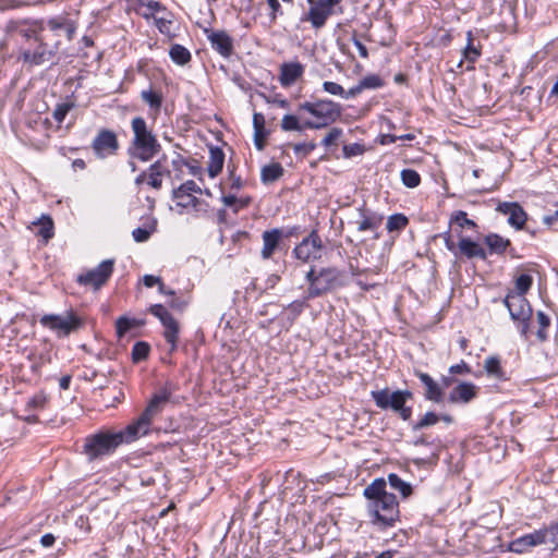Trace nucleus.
Wrapping results in <instances>:
<instances>
[{
	"label": "nucleus",
	"instance_id": "f257e3e1",
	"mask_svg": "<svg viewBox=\"0 0 558 558\" xmlns=\"http://www.w3.org/2000/svg\"><path fill=\"white\" fill-rule=\"evenodd\" d=\"M170 396L171 392L167 388H162L153 396L141 416L123 430L101 432L86 438L84 450L87 457L90 460L100 458L114 451L119 445L132 442L146 435L153 420L161 412Z\"/></svg>",
	"mask_w": 558,
	"mask_h": 558
},
{
	"label": "nucleus",
	"instance_id": "f03ea898",
	"mask_svg": "<svg viewBox=\"0 0 558 558\" xmlns=\"http://www.w3.org/2000/svg\"><path fill=\"white\" fill-rule=\"evenodd\" d=\"M364 496L374 524L392 526L398 521L399 505L396 496L387 492V483L384 478H376L366 486Z\"/></svg>",
	"mask_w": 558,
	"mask_h": 558
},
{
	"label": "nucleus",
	"instance_id": "7ed1b4c3",
	"mask_svg": "<svg viewBox=\"0 0 558 558\" xmlns=\"http://www.w3.org/2000/svg\"><path fill=\"white\" fill-rule=\"evenodd\" d=\"M132 131L134 133L133 149L136 158L148 161L159 153L160 144L147 128L143 118L136 117L132 120Z\"/></svg>",
	"mask_w": 558,
	"mask_h": 558
},
{
	"label": "nucleus",
	"instance_id": "20e7f679",
	"mask_svg": "<svg viewBox=\"0 0 558 558\" xmlns=\"http://www.w3.org/2000/svg\"><path fill=\"white\" fill-rule=\"evenodd\" d=\"M300 109L316 118L315 121H306L304 123L306 129L313 130L326 128L336 122L341 116V107L337 102L327 99L303 102L300 105Z\"/></svg>",
	"mask_w": 558,
	"mask_h": 558
},
{
	"label": "nucleus",
	"instance_id": "39448f33",
	"mask_svg": "<svg viewBox=\"0 0 558 558\" xmlns=\"http://www.w3.org/2000/svg\"><path fill=\"white\" fill-rule=\"evenodd\" d=\"M372 398L375 404L383 410H392L403 418L411 417V408L405 407L408 400L412 398V392L409 390L390 391L385 388L381 390L372 391Z\"/></svg>",
	"mask_w": 558,
	"mask_h": 558
},
{
	"label": "nucleus",
	"instance_id": "423d86ee",
	"mask_svg": "<svg viewBox=\"0 0 558 558\" xmlns=\"http://www.w3.org/2000/svg\"><path fill=\"white\" fill-rule=\"evenodd\" d=\"M306 278L310 282L308 296H318L338 286L343 284L340 271L333 268L322 269L317 275L312 269Z\"/></svg>",
	"mask_w": 558,
	"mask_h": 558
},
{
	"label": "nucleus",
	"instance_id": "0eeeda50",
	"mask_svg": "<svg viewBox=\"0 0 558 558\" xmlns=\"http://www.w3.org/2000/svg\"><path fill=\"white\" fill-rule=\"evenodd\" d=\"M40 324L59 337H64L77 330L82 326V320L73 312H68L65 315H44Z\"/></svg>",
	"mask_w": 558,
	"mask_h": 558
},
{
	"label": "nucleus",
	"instance_id": "6e6552de",
	"mask_svg": "<svg viewBox=\"0 0 558 558\" xmlns=\"http://www.w3.org/2000/svg\"><path fill=\"white\" fill-rule=\"evenodd\" d=\"M149 312L159 319L163 326V337L170 344V352L177 349L180 325L169 311L161 304L151 305Z\"/></svg>",
	"mask_w": 558,
	"mask_h": 558
},
{
	"label": "nucleus",
	"instance_id": "1a4fd4ad",
	"mask_svg": "<svg viewBox=\"0 0 558 558\" xmlns=\"http://www.w3.org/2000/svg\"><path fill=\"white\" fill-rule=\"evenodd\" d=\"M505 305L513 320H519L524 324L522 333H526L527 325L525 323L531 318L532 308L525 296L521 293H508L505 299Z\"/></svg>",
	"mask_w": 558,
	"mask_h": 558
},
{
	"label": "nucleus",
	"instance_id": "9d476101",
	"mask_svg": "<svg viewBox=\"0 0 558 558\" xmlns=\"http://www.w3.org/2000/svg\"><path fill=\"white\" fill-rule=\"evenodd\" d=\"M310 10L306 14L307 21L311 22L314 28H322L327 19L332 14L333 7L341 0H307Z\"/></svg>",
	"mask_w": 558,
	"mask_h": 558
},
{
	"label": "nucleus",
	"instance_id": "9b49d317",
	"mask_svg": "<svg viewBox=\"0 0 558 558\" xmlns=\"http://www.w3.org/2000/svg\"><path fill=\"white\" fill-rule=\"evenodd\" d=\"M113 269V260L107 259L100 263L96 268L80 275L77 281L84 286H92L99 289L111 276Z\"/></svg>",
	"mask_w": 558,
	"mask_h": 558
},
{
	"label": "nucleus",
	"instance_id": "f8f14e48",
	"mask_svg": "<svg viewBox=\"0 0 558 558\" xmlns=\"http://www.w3.org/2000/svg\"><path fill=\"white\" fill-rule=\"evenodd\" d=\"M548 536V530L542 529L533 533L523 535L513 539L509 544V550L515 554H524L530 551L533 547L545 544Z\"/></svg>",
	"mask_w": 558,
	"mask_h": 558
},
{
	"label": "nucleus",
	"instance_id": "ddd939ff",
	"mask_svg": "<svg viewBox=\"0 0 558 558\" xmlns=\"http://www.w3.org/2000/svg\"><path fill=\"white\" fill-rule=\"evenodd\" d=\"M322 241L317 233L312 232L294 248V255L302 262H311L320 257Z\"/></svg>",
	"mask_w": 558,
	"mask_h": 558
},
{
	"label": "nucleus",
	"instance_id": "4468645a",
	"mask_svg": "<svg viewBox=\"0 0 558 558\" xmlns=\"http://www.w3.org/2000/svg\"><path fill=\"white\" fill-rule=\"evenodd\" d=\"M119 148L117 136L113 132L104 130L93 141V149L99 158L113 155Z\"/></svg>",
	"mask_w": 558,
	"mask_h": 558
},
{
	"label": "nucleus",
	"instance_id": "2eb2a0df",
	"mask_svg": "<svg viewBox=\"0 0 558 558\" xmlns=\"http://www.w3.org/2000/svg\"><path fill=\"white\" fill-rule=\"evenodd\" d=\"M497 210L507 215L508 222L517 229H521L526 221V214L518 203H501Z\"/></svg>",
	"mask_w": 558,
	"mask_h": 558
},
{
	"label": "nucleus",
	"instance_id": "dca6fc26",
	"mask_svg": "<svg viewBox=\"0 0 558 558\" xmlns=\"http://www.w3.org/2000/svg\"><path fill=\"white\" fill-rule=\"evenodd\" d=\"M211 47L222 57H229L233 49L231 37L223 31L211 32L208 34Z\"/></svg>",
	"mask_w": 558,
	"mask_h": 558
},
{
	"label": "nucleus",
	"instance_id": "f3484780",
	"mask_svg": "<svg viewBox=\"0 0 558 558\" xmlns=\"http://www.w3.org/2000/svg\"><path fill=\"white\" fill-rule=\"evenodd\" d=\"M262 239L263 247L260 255L264 259H268L279 246V243L282 240V231L280 229L266 230L263 232Z\"/></svg>",
	"mask_w": 558,
	"mask_h": 558
},
{
	"label": "nucleus",
	"instance_id": "a211bd4d",
	"mask_svg": "<svg viewBox=\"0 0 558 558\" xmlns=\"http://www.w3.org/2000/svg\"><path fill=\"white\" fill-rule=\"evenodd\" d=\"M477 387L472 383H460L457 385L449 395L451 403H468L475 398Z\"/></svg>",
	"mask_w": 558,
	"mask_h": 558
},
{
	"label": "nucleus",
	"instance_id": "6ab92c4d",
	"mask_svg": "<svg viewBox=\"0 0 558 558\" xmlns=\"http://www.w3.org/2000/svg\"><path fill=\"white\" fill-rule=\"evenodd\" d=\"M304 73V68L298 62L283 63L280 66L279 81L282 86L293 85Z\"/></svg>",
	"mask_w": 558,
	"mask_h": 558
},
{
	"label": "nucleus",
	"instance_id": "aec40b11",
	"mask_svg": "<svg viewBox=\"0 0 558 558\" xmlns=\"http://www.w3.org/2000/svg\"><path fill=\"white\" fill-rule=\"evenodd\" d=\"M416 376L425 386V397L433 402H440L442 400V388L436 383L428 374L416 372Z\"/></svg>",
	"mask_w": 558,
	"mask_h": 558
},
{
	"label": "nucleus",
	"instance_id": "412c9836",
	"mask_svg": "<svg viewBox=\"0 0 558 558\" xmlns=\"http://www.w3.org/2000/svg\"><path fill=\"white\" fill-rule=\"evenodd\" d=\"M170 174V172L163 167L161 160L154 162L147 172V183L155 190H159L162 185V177Z\"/></svg>",
	"mask_w": 558,
	"mask_h": 558
},
{
	"label": "nucleus",
	"instance_id": "4be33fe9",
	"mask_svg": "<svg viewBox=\"0 0 558 558\" xmlns=\"http://www.w3.org/2000/svg\"><path fill=\"white\" fill-rule=\"evenodd\" d=\"M459 250L461 254L468 258L478 257L485 258L486 254L484 248L476 242L468 238H461L459 241Z\"/></svg>",
	"mask_w": 558,
	"mask_h": 558
},
{
	"label": "nucleus",
	"instance_id": "5701e85b",
	"mask_svg": "<svg viewBox=\"0 0 558 558\" xmlns=\"http://www.w3.org/2000/svg\"><path fill=\"white\" fill-rule=\"evenodd\" d=\"M51 57H52V52L49 50H46L44 45H41L34 52L26 50L22 54V59L24 62L29 63V64H35V65H39L44 62L50 61Z\"/></svg>",
	"mask_w": 558,
	"mask_h": 558
},
{
	"label": "nucleus",
	"instance_id": "b1692460",
	"mask_svg": "<svg viewBox=\"0 0 558 558\" xmlns=\"http://www.w3.org/2000/svg\"><path fill=\"white\" fill-rule=\"evenodd\" d=\"M381 223V218L376 215H366L363 211L360 213V219L354 221L357 231H375Z\"/></svg>",
	"mask_w": 558,
	"mask_h": 558
},
{
	"label": "nucleus",
	"instance_id": "393cba45",
	"mask_svg": "<svg viewBox=\"0 0 558 558\" xmlns=\"http://www.w3.org/2000/svg\"><path fill=\"white\" fill-rule=\"evenodd\" d=\"M223 161H225V155H223L222 150L217 147L211 148L210 155H209L208 167H207L208 174L211 178L217 177L221 172L222 167H223Z\"/></svg>",
	"mask_w": 558,
	"mask_h": 558
},
{
	"label": "nucleus",
	"instance_id": "a878e982",
	"mask_svg": "<svg viewBox=\"0 0 558 558\" xmlns=\"http://www.w3.org/2000/svg\"><path fill=\"white\" fill-rule=\"evenodd\" d=\"M283 175V168L278 162H271L262 168L260 177L265 184L274 183Z\"/></svg>",
	"mask_w": 558,
	"mask_h": 558
},
{
	"label": "nucleus",
	"instance_id": "bb28decb",
	"mask_svg": "<svg viewBox=\"0 0 558 558\" xmlns=\"http://www.w3.org/2000/svg\"><path fill=\"white\" fill-rule=\"evenodd\" d=\"M169 56L171 60L179 65H184L191 60L190 51L178 44L171 46Z\"/></svg>",
	"mask_w": 558,
	"mask_h": 558
},
{
	"label": "nucleus",
	"instance_id": "cd10ccee",
	"mask_svg": "<svg viewBox=\"0 0 558 558\" xmlns=\"http://www.w3.org/2000/svg\"><path fill=\"white\" fill-rule=\"evenodd\" d=\"M163 11L165 9L157 1H148L147 3H141L138 7L140 14L146 20H154L157 16V14Z\"/></svg>",
	"mask_w": 558,
	"mask_h": 558
},
{
	"label": "nucleus",
	"instance_id": "c85d7f7f",
	"mask_svg": "<svg viewBox=\"0 0 558 558\" xmlns=\"http://www.w3.org/2000/svg\"><path fill=\"white\" fill-rule=\"evenodd\" d=\"M173 198L177 202V206L181 208H194L197 209L199 199L192 194L177 193L173 191Z\"/></svg>",
	"mask_w": 558,
	"mask_h": 558
},
{
	"label": "nucleus",
	"instance_id": "c756f323",
	"mask_svg": "<svg viewBox=\"0 0 558 558\" xmlns=\"http://www.w3.org/2000/svg\"><path fill=\"white\" fill-rule=\"evenodd\" d=\"M388 482L391 488L399 490L402 497L407 498L412 494V487L409 483L401 480L397 474H389Z\"/></svg>",
	"mask_w": 558,
	"mask_h": 558
},
{
	"label": "nucleus",
	"instance_id": "7c9ffc66",
	"mask_svg": "<svg viewBox=\"0 0 558 558\" xmlns=\"http://www.w3.org/2000/svg\"><path fill=\"white\" fill-rule=\"evenodd\" d=\"M264 125H265V118L262 113H254L253 116V126H254V136H255V144L258 149H263L264 144L262 141V137L264 136Z\"/></svg>",
	"mask_w": 558,
	"mask_h": 558
},
{
	"label": "nucleus",
	"instance_id": "2f4dec72",
	"mask_svg": "<svg viewBox=\"0 0 558 558\" xmlns=\"http://www.w3.org/2000/svg\"><path fill=\"white\" fill-rule=\"evenodd\" d=\"M450 225L451 226L456 225L461 229H464V228L471 229V228H475V226H476L473 220L468 218L466 213L462 211V210L452 213V215L450 216Z\"/></svg>",
	"mask_w": 558,
	"mask_h": 558
},
{
	"label": "nucleus",
	"instance_id": "473e14b6",
	"mask_svg": "<svg viewBox=\"0 0 558 558\" xmlns=\"http://www.w3.org/2000/svg\"><path fill=\"white\" fill-rule=\"evenodd\" d=\"M484 369L486 373L495 378L502 377V371L500 367V361L496 356H489L484 362Z\"/></svg>",
	"mask_w": 558,
	"mask_h": 558
},
{
	"label": "nucleus",
	"instance_id": "72a5a7b5",
	"mask_svg": "<svg viewBox=\"0 0 558 558\" xmlns=\"http://www.w3.org/2000/svg\"><path fill=\"white\" fill-rule=\"evenodd\" d=\"M485 241H486V244L489 246V248L496 253L504 252L509 244L508 240H506L497 234L487 235Z\"/></svg>",
	"mask_w": 558,
	"mask_h": 558
},
{
	"label": "nucleus",
	"instance_id": "f704fd0d",
	"mask_svg": "<svg viewBox=\"0 0 558 558\" xmlns=\"http://www.w3.org/2000/svg\"><path fill=\"white\" fill-rule=\"evenodd\" d=\"M304 124H301L299 118L293 114H286L281 120V129L283 131H302L305 129Z\"/></svg>",
	"mask_w": 558,
	"mask_h": 558
},
{
	"label": "nucleus",
	"instance_id": "c9c22d12",
	"mask_svg": "<svg viewBox=\"0 0 558 558\" xmlns=\"http://www.w3.org/2000/svg\"><path fill=\"white\" fill-rule=\"evenodd\" d=\"M401 180L405 186L413 189L418 186L421 177L415 170L404 169L401 171Z\"/></svg>",
	"mask_w": 558,
	"mask_h": 558
},
{
	"label": "nucleus",
	"instance_id": "e433bc0d",
	"mask_svg": "<svg viewBox=\"0 0 558 558\" xmlns=\"http://www.w3.org/2000/svg\"><path fill=\"white\" fill-rule=\"evenodd\" d=\"M41 27L38 23H33L28 25L27 27H21L19 29V34L25 39V40H40L39 32Z\"/></svg>",
	"mask_w": 558,
	"mask_h": 558
},
{
	"label": "nucleus",
	"instance_id": "4c0bfd02",
	"mask_svg": "<svg viewBox=\"0 0 558 558\" xmlns=\"http://www.w3.org/2000/svg\"><path fill=\"white\" fill-rule=\"evenodd\" d=\"M149 353V345L146 342H136L132 349V359L134 362L145 360Z\"/></svg>",
	"mask_w": 558,
	"mask_h": 558
},
{
	"label": "nucleus",
	"instance_id": "58836bf2",
	"mask_svg": "<svg viewBox=\"0 0 558 558\" xmlns=\"http://www.w3.org/2000/svg\"><path fill=\"white\" fill-rule=\"evenodd\" d=\"M408 223V218L401 214L392 215L388 218L387 229L388 231L401 230Z\"/></svg>",
	"mask_w": 558,
	"mask_h": 558
},
{
	"label": "nucleus",
	"instance_id": "ea45409f",
	"mask_svg": "<svg viewBox=\"0 0 558 558\" xmlns=\"http://www.w3.org/2000/svg\"><path fill=\"white\" fill-rule=\"evenodd\" d=\"M166 10L157 14L154 19L155 25L158 27L160 33L169 35L171 33V24L172 22L165 16Z\"/></svg>",
	"mask_w": 558,
	"mask_h": 558
},
{
	"label": "nucleus",
	"instance_id": "a19ab883",
	"mask_svg": "<svg viewBox=\"0 0 558 558\" xmlns=\"http://www.w3.org/2000/svg\"><path fill=\"white\" fill-rule=\"evenodd\" d=\"M39 234L47 241L53 235V223L52 220L48 217H45L39 220Z\"/></svg>",
	"mask_w": 558,
	"mask_h": 558
},
{
	"label": "nucleus",
	"instance_id": "79ce46f5",
	"mask_svg": "<svg viewBox=\"0 0 558 558\" xmlns=\"http://www.w3.org/2000/svg\"><path fill=\"white\" fill-rule=\"evenodd\" d=\"M532 286V277L529 275H521L515 280V289L514 293H521L522 295L531 288Z\"/></svg>",
	"mask_w": 558,
	"mask_h": 558
},
{
	"label": "nucleus",
	"instance_id": "37998d69",
	"mask_svg": "<svg viewBox=\"0 0 558 558\" xmlns=\"http://www.w3.org/2000/svg\"><path fill=\"white\" fill-rule=\"evenodd\" d=\"M73 102L59 104L53 111L54 120L61 123L69 113V111L73 108Z\"/></svg>",
	"mask_w": 558,
	"mask_h": 558
},
{
	"label": "nucleus",
	"instance_id": "c03bdc74",
	"mask_svg": "<svg viewBox=\"0 0 558 558\" xmlns=\"http://www.w3.org/2000/svg\"><path fill=\"white\" fill-rule=\"evenodd\" d=\"M323 89H324V92H326L330 95H333V96H339V97L344 96V88L340 84L335 83V82H329V81L324 82Z\"/></svg>",
	"mask_w": 558,
	"mask_h": 558
},
{
	"label": "nucleus",
	"instance_id": "a18cd8bd",
	"mask_svg": "<svg viewBox=\"0 0 558 558\" xmlns=\"http://www.w3.org/2000/svg\"><path fill=\"white\" fill-rule=\"evenodd\" d=\"M360 84L364 90V89H369V88H378L383 85V82H381L380 77L377 75H368V76L364 77L363 80H361Z\"/></svg>",
	"mask_w": 558,
	"mask_h": 558
},
{
	"label": "nucleus",
	"instance_id": "49530a36",
	"mask_svg": "<svg viewBox=\"0 0 558 558\" xmlns=\"http://www.w3.org/2000/svg\"><path fill=\"white\" fill-rule=\"evenodd\" d=\"M142 98L149 104L151 107L159 108L161 105V98L158 94L153 92L151 89L143 90Z\"/></svg>",
	"mask_w": 558,
	"mask_h": 558
},
{
	"label": "nucleus",
	"instance_id": "de8ad7c7",
	"mask_svg": "<svg viewBox=\"0 0 558 558\" xmlns=\"http://www.w3.org/2000/svg\"><path fill=\"white\" fill-rule=\"evenodd\" d=\"M468 38L469 44L465 47L463 54L466 60L474 62L478 58L480 51L472 44L471 32L468 33Z\"/></svg>",
	"mask_w": 558,
	"mask_h": 558
},
{
	"label": "nucleus",
	"instance_id": "09e8293b",
	"mask_svg": "<svg viewBox=\"0 0 558 558\" xmlns=\"http://www.w3.org/2000/svg\"><path fill=\"white\" fill-rule=\"evenodd\" d=\"M174 191H177V193H185L192 195L194 193H202V189L192 180L186 181Z\"/></svg>",
	"mask_w": 558,
	"mask_h": 558
},
{
	"label": "nucleus",
	"instance_id": "8fccbe9b",
	"mask_svg": "<svg viewBox=\"0 0 558 558\" xmlns=\"http://www.w3.org/2000/svg\"><path fill=\"white\" fill-rule=\"evenodd\" d=\"M364 153V147L360 144H349L343 146V155L347 158L362 155Z\"/></svg>",
	"mask_w": 558,
	"mask_h": 558
},
{
	"label": "nucleus",
	"instance_id": "3c124183",
	"mask_svg": "<svg viewBox=\"0 0 558 558\" xmlns=\"http://www.w3.org/2000/svg\"><path fill=\"white\" fill-rule=\"evenodd\" d=\"M341 134H342V131H341L340 129H337V128L331 129V130L326 134V136L324 137V140H323V145H324V146H326V147H328V146H330V145L335 144V143L339 140V137L341 136Z\"/></svg>",
	"mask_w": 558,
	"mask_h": 558
},
{
	"label": "nucleus",
	"instance_id": "603ef678",
	"mask_svg": "<svg viewBox=\"0 0 558 558\" xmlns=\"http://www.w3.org/2000/svg\"><path fill=\"white\" fill-rule=\"evenodd\" d=\"M438 422V416L434 412H427L416 424V428L432 426Z\"/></svg>",
	"mask_w": 558,
	"mask_h": 558
},
{
	"label": "nucleus",
	"instance_id": "864d4df0",
	"mask_svg": "<svg viewBox=\"0 0 558 558\" xmlns=\"http://www.w3.org/2000/svg\"><path fill=\"white\" fill-rule=\"evenodd\" d=\"M316 148V144L313 142L310 143H300L293 145V150L295 154H302L303 156L308 155Z\"/></svg>",
	"mask_w": 558,
	"mask_h": 558
},
{
	"label": "nucleus",
	"instance_id": "5fc2aeb1",
	"mask_svg": "<svg viewBox=\"0 0 558 558\" xmlns=\"http://www.w3.org/2000/svg\"><path fill=\"white\" fill-rule=\"evenodd\" d=\"M116 326L117 335L122 337L132 327V322L126 317H120L118 318Z\"/></svg>",
	"mask_w": 558,
	"mask_h": 558
},
{
	"label": "nucleus",
	"instance_id": "6e6d98bb",
	"mask_svg": "<svg viewBox=\"0 0 558 558\" xmlns=\"http://www.w3.org/2000/svg\"><path fill=\"white\" fill-rule=\"evenodd\" d=\"M536 318H537V322H538V324L541 326V330H538V337L544 339L545 337L543 335V330L546 329L549 326L550 320H549L548 316L545 313L541 312V311L537 312Z\"/></svg>",
	"mask_w": 558,
	"mask_h": 558
},
{
	"label": "nucleus",
	"instance_id": "4d7b16f0",
	"mask_svg": "<svg viewBox=\"0 0 558 558\" xmlns=\"http://www.w3.org/2000/svg\"><path fill=\"white\" fill-rule=\"evenodd\" d=\"M132 234H133V239L136 242H145L149 239L150 231L143 229V228H137V229L133 230Z\"/></svg>",
	"mask_w": 558,
	"mask_h": 558
},
{
	"label": "nucleus",
	"instance_id": "13d9d810",
	"mask_svg": "<svg viewBox=\"0 0 558 558\" xmlns=\"http://www.w3.org/2000/svg\"><path fill=\"white\" fill-rule=\"evenodd\" d=\"M363 92V88L361 84H356L355 86L351 87L349 90H344V96L342 98L349 99L357 96Z\"/></svg>",
	"mask_w": 558,
	"mask_h": 558
},
{
	"label": "nucleus",
	"instance_id": "bf43d9fd",
	"mask_svg": "<svg viewBox=\"0 0 558 558\" xmlns=\"http://www.w3.org/2000/svg\"><path fill=\"white\" fill-rule=\"evenodd\" d=\"M144 284L148 288L154 287L155 284H160L161 280L159 277L153 276V275H145L144 276Z\"/></svg>",
	"mask_w": 558,
	"mask_h": 558
},
{
	"label": "nucleus",
	"instance_id": "052dcab7",
	"mask_svg": "<svg viewBox=\"0 0 558 558\" xmlns=\"http://www.w3.org/2000/svg\"><path fill=\"white\" fill-rule=\"evenodd\" d=\"M353 45L362 58L366 59L368 57L366 47L355 37L353 38Z\"/></svg>",
	"mask_w": 558,
	"mask_h": 558
},
{
	"label": "nucleus",
	"instance_id": "680f3d73",
	"mask_svg": "<svg viewBox=\"0 0 558 558\" xmlns=\"http://www.w3.org/2000/svg\"><path fill=\"white\" fill-rule=\"evenodd\" d=\"M449 371H450V373L462 374V373H469L470 368L464 362H462L460 364L452 365Z\"/></svg>",
	"mask_w": 558,
	"mask_h": 558
},
{
	"label": "nucleus",
	"instance_id": "e2e57ef3",
	"mask_svg": "<svg viewBox=\"0 0 558 558\" xmlns=\"http://www.w3.org/2000/svg\"><path fill=\"white\" fill-rule=\"evenodd\" d=\"M269 8L271 9L270 17L272 21L276 20V14L280 9V3L278 0H267Z\"/></svg>",
	"mask_w": 558,
	"mask_h": 558
},
{
	"label": "nucleus",
	"instance_id": "0e129e2a",
	"mask_svg": "<svg viewBox=\"0 0 558 558\" xmlns=\"http://www.w3.org/2000/svg\"><path fill=\"white\" fill-rule=\"evenodd\" d=\"M40 543L44 547H50L54 543V536L52 534H45L41 536Z\"/></svg>",
	"mask_w": 558,
	"mask_h": 558
},
{
	"label": "nucleus",
	"instance_id": "69168bd1",
	"mask_svg": "<svg viewBox=\"0 0 558 558\" xmlns=\"http://www.w3.org/2000/svg\"><path fill=\"white\" fill-rule=\"evenodd\" d=\"M397 140H398V137L396 135L384 134V135L380 136V144H383V145L392 144Z\"/></svg>",
	"mask_w": 558,
	"mask_h": 558
},
{
	"label": "nucleus",
	"instance_id": "338daca9",
	"mask_svg": "<svg viewBox=\"0 0 558 558\" xmlns=\"http://www.w3.org/2000/svg\"><path fill=\"white\" fill-rule=\"evenodd\" d=\"M46 402V397L45 396H41V395H38V396H35L31 403L34 405V407H38V408H43L44 404Z\"/></svg>",
	"mask_w": 558,
	"mask_h": 558
},
{
	"label": "nucleus",
	"instance_id": "774afa93",
	"mask_svg": "<svg viewBox=\"0 0 558 558\" xmlns=\"http://www.w3.org/2000/svg\"><path fill=\"white\" fill-rule=\"evenodd\" d=\"M222 203L225 206L231 207L238 203V198L234 195L222 196Z\"/></svg>",
	"mask_w": 558,
	"mask_h": 558
}]
</instances>
